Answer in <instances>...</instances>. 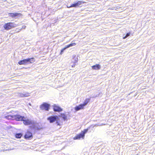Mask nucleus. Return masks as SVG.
<instances>
[{
    "label": "nucleus",
    "mask_w": 155,
    "mask_h": 155,
    "mask_svg": "<svg viewBox=\"0 0 155 155\" xmlns=\"http://www.w3.org/2000/svg\"><path fill=\"white\" fill-rule=\"evenodd\" d=\"M35 61V58L32 57L31 58H28L26 59H23L20 61L18 62V64L19 65H25L28 63L32 64Z\"/></svg>",
    "instance_id": "f257e3e1"
},
{
    "label": "nucleus",
    "mask_w": 155,
    "mask_h": 155,
    "mask_svg": "<svg viewBox=\"0 0 155 155\" xmlns=\"http://www.w3.org/2000/svg\"><path fill=\"white\" fill-rule=\"evenodd\" d=\"M47 120L50 123H52L56 121V123L58 125H61L62 123V122L60 120L59 118L57 116H50L47 118Z\"/></svg>",
    "instance_id": "f03ea898"
},
{
    "label": "nucleus",
    "mask_w": 155,
    "mask_h": 155,
    "mask_svg": "<svg viewBox=\"0 0 155 155\" xmlns=\"http://www.w3.org/2000/svg\"><path fill=\"white\" fill-rule=\"evenodd\" d=\"M88 130V128H87V129H84L83 131H82L80 134H77L73 138V139L74 140H80L81 138L84 139V137L85 134L87 132Z\"/></svg>",
    "instance_id": "7ed1b4c3"
},
{
    "label": "nucleus",
    "mask_w": 155,
    "mask_h": 155,
    "mask_svg": "<svg viewBox=\"0 0 155 155\" xmlns=\"http://www.w3.org/2000/svg\"><path fill=\"white\" fill-rule=\"evenodd\" d=\"M50 107V105L46 102H44L41 104L40 106V109L42 110L48 111Z\"/></svg>",
    "instance_id": "20e7f679"
},
{
    "label": "nucleus",
    "mask_w": 155,
    "mask_h": 155,
    "mask_svg": "<svg viewBox=\"0 0 155 155\" xmlns=\"http://www.w3.org/2000/svg\"><path fill=\"white\" fill-rule=\"evenodd\" d=\"M24 138L26 140H30L32 138L33 135L32 133L30 131H27L24 136Z\"/></svg>",
    "instance_id": "39448f33"
},
{
    "label": "nucleus",
    "mask_w": 155,
    "mask_h": 155,
    "mask_svg": "<svg viewBox=\"0 0 155 155\" xmlns=\"http://www.w3.org/2000/svg\"><path fill=\"white\" fill-rule=\"evenodd\" d=\"M86 2L81 1H78L76 3H74L71 4L70 7L67 6L68 8H70L73 7H78L80 5H81V4H84Z\"/></svg>",
    "instance_id": "423d86ee"
},
{
    "label": "nucleus",
    "mask_w": 155,
    "mask_h": 155,
    "mask_svg": "<svg viewBox=\"0 0 155 155\" xmlns=\"http://www.w3.org/2000/svg\"><path fill=\"white\" fill-rule=\"evenodd\" d=\"M9 16L12 18L15 17H18L22 15V14L21 13H11L8 14Z\"/></svg>",
    "instance_id": "0eeeda50"
},
{
    "label": "nucleus",
    "mask_w": 155,
    "mask_h": 155,
    "mask_svg": "<svg viewBox=\"0 0 155 155\" xmlns=\"http://www.w3.org/2000/svg\"><path fill=\"white\" fill-rule=\"evenodd\" d=\"M13 23L9 22L5 24L4 28L5 29H10L14 27Z\"/></svg>",
    "instance_id": "6e6552de"
},
{
    "label": "nucleus",
    "mask_w": 155,
    "mask_h": 155,
    "mask_svg": "<svg viewBox=\"0 0 155 155\" xmlns=\"http://www.w3.org/2000/svg\"><path fill=\"white\" fill-rule=\"evenodd\" d=\"M24 118V116H22L19 115L17 114L14 115V120H15L17 121H22Z\"/></svg>",
    "instance_id": "1a4fd4ad"
},
{
    "label": "nucleus",
    "mask_w": 155,
    "mask_h": 155,
    "mask_svg": "<svg viewBox=\"0 0 155 155\" xmlns=\"http://www.w3.org/2000/svg\"><path fill=\"white\" fill-rule=\"evenodd\" d=\"M53 109L54 111L56 112H60L62 110V109L56 104L53 105Z\"/></svg>",
    "instance_id": "9d476101"
},
{
    "label": "nucleus",
    "mask_w": 155,
    "mask_h": 155,
    "mask_svg": "<svg viewBox=\"0 0 155 155\" xmlns=\"http://www.w3.org/2000/svg\"><path fill=\"white\" fill-rule=\"evenodd\" d=\"M84 107L82 104H80L78 106H76L74 109L76 111H78L80 110H81L84 109Z\"/></svg>",
    "instance_id": "9b49d317"
},
{
    "label": "nucleus",
    "mask_w": 155,
    "mask_h": 155,
    "mask_svg": "<svg viewBox=\"0 0 155 155\" xmlns=\"http://www.w3.org/2000/svg\"><path fill=\"white\" fill-rule=\"evenodd\" d=\"M22 121H23L24 124L25 125H29L32 124L31 121L29 119L24 120L23 119Z\"/></svg>",
    "instance_id": "f8f14e48"
},
{
    "label": "nucleus",
    "mask_w": 155,
    "mask_h": 155,
    "mask_svg": "<svg viewBox=\"0 0 155 155\" xmlns=\"http://www.w3.org/2000/svg\"><path fill=\"white\" fill-rule=\"evenodd\" d=\"M92 68L94 70H99L101 68V67L99 64H96L92 66Z\"/></svg>",
    "instance_id": "ddd939ff"
},
{
    "label": "nucleus",
    "mask_w": 155,
    "mask_h": 155,
    "mask_svg": "<svg viewBox=\"0 0 155 155\" xmlns=\"http://www.w3.org/2000/svg\"><path fill=\"white\" fill-rule=\"evenodd\" d=\"M7 119L10 120H14V115H8L5 117Z\"/></svg>",
    "instance_id": "4468645a"
},
{
    "label": "nucleus",
    "mask_w": 155,
    "mask_h": 155,
    "mask_svg": "<svg viewBox=\"0 0 155 155\" xmlns=\"http://www.w3.org/2000/svg\"><path fill=\"white\" fill-rule=\"evenodd\" d=\"M90 101V98H86L85 99L84 101V102L83 104H82L84 107Z\"/></svg>",
    "instance_id": "2eb2a0df"
},
{
    "label": "nucleus",
    "mask_w": 155,
    "mask_h": 155,
    "mask_svg": "<svg viewBox=\"0 0 155 155\" xmlns=\"http://www.w3.org/2000/svg\"><path fill=\"white\" fill-rule=\"evenodd\" d=\"M22 135L21 133H18L15 134V137L17 138H20Z\"/></svg>",
    "instance_id": "dca6fc26"
},
{
    "label": "nucleus",
    "mask_w": 155,
    "mask_h": 155,
    "mask_svg": "<svg viewBox=\"0 0 155 155\" xmlns=\"http://www.w3.org/2000/svg\"><path fill=\"white\" fill-rule=\"evenodd\" d=\"M61 117L64 120L67 119V116L64 114L62 113L61 114Z\"/></svg>",
    "instance_id": "f3484780"
},
{
    "label": "nucleus",
    "mask_w": 155,
    "mask_h": 155,
    "mask_svg": "<svg viewBox=\"0 0 155 155\" xmlns=\"http://www.w3.org/2000/svg\"><path fill=\"white\" fill-rule=\"evenodd\" d=\"M130 32H128V33H127V34H126V35L125 36H124L123 38V39H125L128 36H129L130 35Z\"/></svg>",
    "instance_id": "a211bd4d"
},
{
    "label": "nucleus",
    "mask_w": 155,
    "mask_h": 155,
    "mask_svg": "<svg viewBox=\"0 0 155 155\" xmlns=\"http://www.w3.org/2000/svg\"><path fill=\"white\" fill-rule=\"evenodd\" d=\"M69 45H70V47H71V46H75V45H76V44L74 42V43L70 44Z\"/></svg>",
    "instance_id": "6ab92c4d"
},
{
    "label": "nucleus",
    "mask_w": 155,
    "mask_h": 155,
    "mask_svg": "<svg viewBox=\"0 0 155 155\" xmlns=\"http://www.w3.org/2000/svg\"><path fill=\"white\" fill-rule=\"evenodd\" d=\"M65 49V48H64V47L61 50V52L60 54H62L63 52Z\"/></svg>",
    "instance_id": "aec40b11"
},
{
    "label": "nucleus",
    "mask_w": 155,
    "mask_h": 155,
    "mask_svg": "<svg viewBox=\"0 0 155 155\" xmlns=\"http://www.w3.org/2000/svg\"><path fill=\"white\" fill-rule=\"evenodd\" d=\"M70 45H67L64 48H65V49H66V48H67L69 47H70Z\"/></svg>",
    "instance_id": "412c9836"
},
{
    "label": "nucleus",
    "mask_w": 155,
    "mask_h": 155,
    "mask_svg": "<svg viewBox=\"0 0 155 155\" xmlns=\"http://www.w3.org/2000/svg\"><path fill=\"white\" fill-rule=\"evenodd\" d=\"M75 64H74L73 65H72V67H74L75 66Z\"/></svg>",
    "instance_id": "4be33fe9"
},
{
    "label": "nucleus",
    "mask_w": 155,
    "mask_h": 155,
    "mask_svg": "<svg viewBox=\"0 0 155 155\" xmlns=\"http://www.w3.org/2000/svg\"><path fill=\"white\" fill-rule=\"evenodd\" d=\"M68 6V7H70L69 6H67V7Z\"/></svg>",
    "instance_id": "5701e85b"
}]
</instances>
